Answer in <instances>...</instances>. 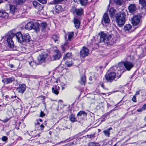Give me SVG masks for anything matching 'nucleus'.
Segmentation results:
<instances>
[{
    "mask_svg": "<svg viewBox=\"0 0 146 146\" xmlns=\"http://www.w3.org/2000/svg\"><path fill=\"white\" fill-rule=\"evenodd\" d=\"M51 84H52V83H51V82L50 81L49 82V83L48 84L49 85H51Z\"/></svg>",
    "mask_w": 146,
    "mask_h": 146,
    "instance_id": "obj_58",
    "label": "nucleus"
},
{
    "mask_svg": "<svg viewBox=\"0 0 146 146\" xmlns=\"http://www.w3.org/2000/svg\"><path fill=\"white\" fill-rule=\"evenodd\" d=\"M48 138H49V140H48L47 141L48 142H49L50 141H51V138H50L49 137H48Z\"/></svg>",
    "mask_w": 146,
    "mask_h": 146,
    "instance_id": "obj_56",
    "label": "nucleus"
},
{
    "mask_svg": "<svg viewBox=\"0 0 146 146\" xmlns=\"http://www.w3.org/2000/svg\"><path fill=\"white\" fill-rule=\"evenodd\" d=\"M47 51L48 52V53H50V49L49 50H47Z\"/></svg>",
    "mask_w": 146,
    "mask_h": 146,
    "instance_id": "obj_59",
    "label": "nucleus"
},
{
    "mask_svg": "<svg viewBox=\"0 0 146 146\" xmlns=\"http://www.w3.org/2000/svg\"><path fill=\"white\" fill-rule=\"evenodd\" d=\"M110 22V20L108 14L105 13L103 16V18L101 21V23L102 25H104V24H108Z\"/></svg>",
    "mask_w": 146,
    "mask_h": 146,
    "instance_id": "obj_12",
    "label": "nucleus"
},
{
    "mask_svg": "<svg viewBox=\"0 0 146 146\" xmlns=\"http://www.w3.org/2000/svg\"><path fill=\"white\" fill-rule=\"evenodd\" d=\"M102 67H103V66H100V67H99V68H100V69H102Z\"/></svg>",
    "mask_w": 146,
    "mask_h": 146,
    "instance_id": "obj_63",
    "label": "nucleus"
},
{
    "mask_svg": "<svg viewBox=\"0 0 146 146\" xmlns=\"http://www.w3.org/2000/svg\"><path fill=\"white\" fill-rule=\"evenodd\" d=\"M88 49L86 46L83 47L82 49L81 50L80 52V56L84 58L85 56H88Z\"/></svg>",
    "mask_w": 146,
    "mask_h": 146,
    "instance_id": "obj_9",
    "label": "nucleus"
},
{
    "mask_svg": "<svg viewBox=\"0 0 146 146\" xmlns=\"http://www.w3.org/2000/svg\"><path fill=\"white\" fill-rule=\"evenodd\" d=\"M120 65H121L123 68L124 66L128 71H129L134 66V64L133 63L128 61L119 63V65L120 66Z\"/></svg>",
    "mask_w": 146,
    "mask_h": 146,
    "instance_id": "obj_8",
    "label": "nucleus"
},
{
    "mask_svg": "<svg viewBox=\"0 0 146 146\" xmlns=\"http://www.w3.org/2000/svg\"><path fill=\"white\" fill-rule=\"evenodd\" d=\"M65 64L68 67H70L73 64V63L72 60H67L65 62Z\"/></svg>",
    "mask_w": 146,
    "mask_h": 146,
    "instance_id": "obj_31",
    "label": "nucleus"
},
{
    "mask_svg": "<svg viewBox=\"0 0 146 146\" xmlns=\"http://www.w3.org/2000/svg\"><path fill=\"white\" fill-rule=\"evenodd\" d=\"M52 92L54 94L57 95L59 93V90L60 88L58 85H56L54 86L52 88Z\"/></svg>",
    "mask_w": 146,
    "mask_h": 146,
    "instance_id": "obj_18",
    "label": "nucleus"
},
{
    "mask_svg": "<svg viewBox=\"0 0 146 146\" xmlns=\"http://www.w3.org/2000/svg\"><path fill=\"white\" fill-rule=\"evenodd\" d=\"M115 110L114 109L111 111H110L109 112L107 113H105L104 115L103 116V117H106L107 116H109L110 113H111L112 111Z\"/></svg>",
    "mask_w": 146,
    "mask_h": 146,
    "instance_id": "obj_40",
    "label": "nucleus"
},
{
    "mask_svg": "<svg viewBox=\"0 0 146 146\" xmlns=\"http://www.w3.org/2000/svg\"><path fill=\"white\" fill-rule=\"evenodd\" d=\"M115 10L114 8H111L109 11V14L111 17L112 18L115 17Z\"/></svg>",
    "mask_w": 146,
    "mask_h": 146,
    "instance_id": "obj_28",
    "label": "nucleus"
},
{
    "mask_svg": "<svg viewBox=\"0 0 146 146\" xmlns=\"http://www.w3.org/2000/svg\"><path fill=\"white\" fill-rule=\"evenodd\" d=\"M18 138H19V140H20V139H21V140H22V138L21 137H19Z\"/></svg>",
    "mask_w": 146,
    "mask_h": 146,
    "instance_id": "obj_62",
    "label": "nucleus"
},
{
    "mask_svg": "<svg viewBox=\"0 0 146 146\" xmlns=\"http://www.w3.org/2000/svg\"><path fill=\"white\" fill-rule=\"evenodd\" d=\"M128 9L129 12L133 13L136 10V7L135 4H131L128 7Z\"/></svg>",
    "mask_w": 146,
    "mask_h": 146,
    "instance_id": "obj_17",
    "label": "nucleus"
},
{
    "mask_svg": "<svg viewBox=\"0 0 146 146\" xmlns=\"http://www.w3.org/2000/svg\"><path fill=\"white\" fill-rule=\"evenodd\" d=\"M10 5V9L11 13L13 14L15 12L17 11V9L14 5Z\"/></svg>",
    "mask_w": 146,
    "mask_h": 146,
    "instance_id": "obj_26",
    "label": "nucleus"
},
{
    "mask_svg": "<svg viewBox=\"0 0 146 146\" xmlns=\"http://www.w3.org/2000/svg\"><path fill=\"white\" fill-rule=\"evenodd\" d=\"M81 84L85 85L86 82V77L85 75H81L80 77V80L79 81Z\"/></svg>",
    "mask_w": 146,
    "mask_h": 146,
    "instance_id": "obj_21",
    "label": "nucleus"
},
{
    "mask_svg": "<svg viewBox=\"0 0 146 146\" xmlns=\"http://www.w3.org/2000/svg\"><path fill=\"white\" fill-rule=\"evenodd\" d=\"M117 75H118L116 74L115 72H111L106 74L105 75V78L108 82H111L116 78H117Z\"/></svg>",
    "mask_w": 146,
    "mask_h": 146,
    "instance_id": "obj_7",
    "label": "nucleus"
},
{
    "mask_svg": "<svg viewBox=\"0 0 146 146\" xmlns=\"http://www.w3.org/2000/svg\"><path fill=\"white\" fill-rule=\"evenodd\" d=\"M7 106V107L8 108H11V105H7V104L5 105V106Z\"/></svg>",
    "mask_w": 146,
    "mask_h": 146,
    "instance_id": "obj_54",
    "label": "nucleus"
},
{
    "mask_svg": "<svg viewBox=\"0 0 146 146\" xmlns=\"http://www.w3.org/2000/svg\"><path fill=\"white\" fill-rule=\"evenodd\" d=\"M45 115V114L41 110L40 113V116L41 117H43Z\"/></svg>",
    "mask_w": 146,
    "mask_h": 146,
    "instance_id": "obj_48",
    "label": "nucleus"
},
{
    "mask_svg": "<svg viewBox=\"0 0 146 146\" xmlns=\"http://www.w3.org/2000/svg\"><path fill=\"white\" fill-rule=\"evenodd\" d=\"M144 120L146 121V116L145 117Z\"/></svg>",
    "mask_w": 146,
    "mask_h": 146,
    "instance_id": "obj_64",
    "label": "nucleus"
},
{
    "mask_svg": "<svg viewBox=\"0 0 146 146\" xmlns=\"http://www.w3.org/2000/svg\"><path fill=\"white\" fill-rule=\"evenodd\" d=\"M29 64L33 68L35 67L36 63H35L34 61H31L29 62Z\"/></svg>",
    "mask_w": 146,
    "mask_h": 146,
    "instance_id": "obj_42",
    "label": "nucleus"
},
{
    "mask_svg": "<svg viewBox=\"0 0 146 146\" xmlns=\"http://www.w3.org/2000/svg\"><path fill=\"white\" fill-rule=\"evenodd\" d=\"M83 115V116H86L87 115V113L85 111H80L77 114V116H81Z\"/></svg>",
    "mask_w": 146,
    "mask_h": 146,
    "instance_id": "obj_32",
    "label": "nucleus"
},
{
    "mask_svg": "<svg viewBox=\"0 0 146 146\" xmlns=\"http://www.w3.org/2000/svg\"><path fill=\"white\" fill-rule=\"evenodd\" d=\"M42 120L41 119H36V121L35 123L36 127L37 128H38V129H40L41 130L44 128V126L42 124L40 125L39 122H42Z\"/></svg>",
    "mask_w": 146,
    "mask_h": 146,
    "instance_id": "obj_15",
    "label": "nucleus"
},
{
    "mask_svg": "<svg viewBox=\"0 0 146 146\" xmlns=\"http://www.w3.org/2000/svg\"><path fill=\"white\" fill-rule=\"evenodd\" d=\"M142 108L144 110H146V104H144Z\"/></svg>",
    "mask_w": 146,
    "mask_h": 146,
    "instance_id": "obj_50",
    "label": "nucleus"
},
{
    "mask_svg": "<svg viewBox=\"0 0 146 146\" xmlns=\"http://www.w3.org/2000/svg\"><path fill=\"white\" fill-rule=\"evenodd\" d=\"M40 3H42V4H44L46 3V0H37Z\"/></svg>",
    "mask_w": 146,
    "mask_h": 146,
    "instance_id": "obj_49",
    "label": "nucleus"
},
{
    "mask_svg": "<svg viewBox=\"0 0 146 146\" xmlns=\"http://www.w3.org/2000/svg\"><path fill=\"white\" fill-rule=\"evenodd\" d=\"M100 36V42H104L107 46L109 44V40L111 38L112 35L105 33L104 32L99 33Z\"/></svg>",
    "mask_w": 146,
    "mask_h": 146,
    "instance_id": "obj_3",
    "label": "nucleus"
},
{
    "mask_svg": "<svg viewBox=\"0 0 146 146\" xmlns=\"http://www.w3.org/2000/svg\"><path fill=\"white\" fill-rule=\"evenodd\" d=\"M48 133L50 135L51 134V132L50 131H49L48 132Z\"/></svg>",
    "mask_w": 146,
    "mask_h": 146,
    "instance_id": "obj_61",
    "label": "nucleus"
},
{
    "mask_svg": "<svg viewBox=\"0 0 146 146\" xmlns=\"http://www.w3.org/2000/svg\"><path fill=\"white\" fill-rule=\"evenodd\" d=\"M40 24L37 23H34L32 21L29 22L25 26V28L28 30L34 29L36 32L39 31Z\"/></svg>",
    "mask_w": 146,
    "mask_h": 146,
    "instance_id": "obj_4",
    "label": "nucleus"
},
{
    "mask_svg": "<svg viewBox=\"0 0 146 146\" xmlns=\"http://www.w3.org/2000/svg\"><path fill=\"white\" fill-rule=\"evenodd\" d=\"M25 0H15L16 3L18 5L23 4Z\"/></svg>",
    "mask_w": 146,
    "mask_h": 146,
    "instance_id": "obj_41",
    "label": "nucleus"
},
{
    "mask_svg": "<svg viewBox=\"0 0 146 146\" xmlns=\"http://www.w3.org/2000/svg\"><path fill=\"white\" fill-rule=\"evenodd\" d=\"M51 38L56 43L58 44L60 42L59 38L58 36L57 35H52Z\"/></svg>",
    "mask_w": 146,
    "mask_h": 146,
    "instance_id": "obj_25",
    "label": "nucleus"
},
{
    "mask_svg": "<svg viewBox=\"0 0 146 146\" xmlns=\"http://www.w3.org/2000/svg\"><path fill=\"white\" fill-rule=\"evenodd\" d=\"M142 16L140 14L135 15L132 18L131 22L133 25V27H135V28L138 27L140 25L141 22L140 20Z\"/></svg>",
    "mask_w": 146,
    "mask_h": 146,
    "instance_id": "obj_6",
    "label": "nucleus"
},
{
    "mask_svg": "<svg viewBox=\"0 0 146 146\" xmlns=\"http://www.w3.org/2000/svg\"><path fill=\"white\" fill-rule=\"evenodd\" d=\"M139 3L143 7V8L146 10V0H139Z\"/></svg>",
    "mask_w": 146,
    "mask_h": 146,
    "instance_id": "obj_30",
    "label": "nucleus"
},
{
    "mask_svg": "<svg viewBox=\"0 0 146 146\" xmlns=\"http://www.w3.org/2000/svg\"><path fill=\"white\" fill-rule=\"evenodd\" d=\"M57 69L58 70V71L60 72L62 71L63 69V68L61 66V65H59L57 67Z\"/></svg>",
    "mask_w": 146,
    "mask_h": 146,
    "instance_id": "obj_45",
    "label": "nucleus"
},
{
    "mask_svg": "<svg viewBox=\"0 0 146 146\" xmlns=\"http://www.w3.org/2000/svg\"><path fill=\"white\" fill-rule=\"evenodd\" d=\"M26 88V85L25 84H19L16 90L19 93L23 94L25 91Z\"/></svg>",
    "mask_w": 146,
    "mask_h": 146,
    "instance_id": "obj_11",
    "label": "nucleus"
},
{
    "mask_svg": "<svg viewBox=\"0 0 146 146\" xmlns=\"http://www.w3.org/2000/svg\"><path fill=\"white\" fill-rule=\"evenodd\" d=\"M62 54L61 52L58 50H55L54 52V54L52 56L53 60H57L59 59L61 57Z\"/></svg>",
    "mask_w": 146,
    "mask_h": 146,
    "instance_id": "obj_13",
    "label": "nucleus"
},
{
    "mask_svg": "<svg viewBox=\"0 0 146 146\" xmlns=\"http://www.w3.org/2000/svg\"><path fill=\"white\" fill-rule=\"evenodd\" d=\"M9 16L8 14L4 11L0 10V17L7 18Z\"/></svg>",
    "mask_w": 146,
    "mask_h": 146,
    "instance_id": "obj_20",
    "label": "nucleus"
},
{
    "mask_svg": "<svg viewBox=\"0 0 146 146\" xmlns=\"http://www.w3.org/2000/svg\"><path fill=\"white\" fill-rule=\"evenodd\" d=\"M47 59V60L48 61H50L53 60H53V56H49L47 54H46V59Z\"/></svg>",
    "mask_w": 146,
    "mask_h": 146,
    "instance_id": "obj_37",
    "label": "nucleus"
},
{
    "mask_svg": "<svg viewBox=\"0 0 146 146\" xmlns=\"http://www.w3.org/2000/svg\"><path fill=\"white\" fill-rule=\"evenodd\" d=\"M71 58V53H68L64 55L63 59V61H65L67 60H70V58Z\"/></svg>",
    "mask_w": 146,
    "mask_h": 146,
    "instance_id": "obj_27",
    "label": "nucleus"
},
{
    "mask_svg": "<svg viewBox=\"0 0 146 146\" xmlns=\"http://www.w3.org/2000/svg\"><path fill=\"white\" fill-rule=\"evenodd\" d=\"M63 11V9L61 6L57 5L55 6V11L57 13H59Z\"/></svg>",
    "mask_w": 146,
    "mask_h": 146,
    "instance_id": "obj_23",
    "label": "nucleus"
},
{
    "mask_svg": "<svg viewBox=\"0 0 146 146\" xmlns=\"http://www.w3.org/2000/svg\"><path fill=\"white\" fill-rule=\"evenodd\" d=\"M131 27L132 26L130 25L129 24L126 25L124 26V30L125 31H129L131 29Z\"/></svg>",
    "mask_w": 146,
    "mask_h": 146,
    "instance_id": "obj_33",
    "label": "nucleus"
},
{
    "mask_svg": "<svg viewBox=\"0 0 146 146\" xmlns=\"http://www.w3.org/2000/svg\"><path fill=\"white\" fill-rule=\"evenodd\" d=\"M139 93H140V91H136L135 94V96H137V95H138L139 94Z\"/></svg>",
    "mask_w": 146,
    "mask_h": 146,
    "instance_id": "obj_53",
    "label": "nucleus"
},
{
    "mask_svg": "<svg viewBox=\"0 0 146 146\" xmlns=\"http://www.w3.org/2000/svg\"><path fill=\"white\" fill-rule=\"evenodd\" d=\"M86 136L88 138L92 139H94L95 137V134H94L92 135H87Z\"/></svg>",
    "mask_w": 146,
    "mask_h": 146,
    "instance_id": "obj_44",
    "label": "nucleus"
},
{
    "mask_svg": "<svg viewBox=\"0 0 146 146\" xmlns=\"http://www.w3.org/2000/svg\"><path fill=\"white\" fill-rule=\"evenodd\" d=\"M113 1L116 5H121L123 0H113Z\"/></svg>",
    "mask_w": 146,
    "mask_h": 146,
    "instance_id": "obj_39",
    "label": "nucleus"
},
{
    "mask_svg": "<svg viewBox=\"0 0 146 146\" xmlns=\"http://www.w3.org/2000/svg\"><path fill=\"white\" fill-rule=\"evenodd\" d=\"M112 129L111 127H110L103 131V133L107 137H109L110 136V131Z\"/></svg>",
    "mask_w": 146,
    "mask_h": 146,
    "instance_id": "obj_24",
    "label": "nucleus"
},
{
    "mask_svg": "<svg viewBox=\"0 0 146 146\" xmlns=\"http://www.w3.org/2000/svg\"><path fill=\"white\" fill-rule=\"evenodd\" d=\"M100 86L101 87H102V88H104V84L103 83H102V84H100Z\"/></svg>",
    "mask_w": 146,
    "mask_h": 146,
    "instance_id": "obj_55",
    "label": "nucleus"
},
{
    "mask_svg": "<svg viewBox=\"0 0 146 146\" xmlns=\"http://www.w3.org/2000/svg\"><path fill=\"white\" fill-rule=\"evenodd\" d=\"M4 1H5V2L9 3L11 2L13 0H3Z\"/></svg>",
    "mask_w": 146,
    "mask_h": 146,
    "instance_id": "obj_52",
    "label": "nucleus"
},
{
    "mask_svg": "<svg viewBox=\"0 0 146 146\" xmlns=\"http://www.w3.org/2000/svg\"><path fill=\"white\" fill-rule=\"evenodd\" d=\"M33 5L35 7H41V9H42L43 7L42 6V5H40V4H39L38 2L36 1H34L33 2Z\"/></svg>",
    "mask_w": 146,
    "mask_h": 146,
    "instance_id": "obj_34",
    "label": "nucleus"
},
{
    "mask_svg": "<svg viewBox=\"0 0 146 146\" xmlns=\"http://www.w3.org/2000/svg\"><path fill=\"white\" fill-rule=\"evenodd\" d=\"M126 13L124 11H120L115 15V21L120 27H122L125 22Z\"/></svg>",
    "mask_w": 146,
    "mask_h": 146,
    "instance_id": "obj_2",
    "label": "nucleus"
},
{
    "mask_svg": "<svg viewBox=\"0 0 146 146\" xmlns=\"http://www.w3.org/2000/svg\"><path fill=\"white\" fill-rule=\"evenodd\" d=\"M74 36V33L73 32H70L68 33V40L69 41L71 40L72 38Z\"/></svg>",
    "mask_w": 146,
    "mask_h": 146,
    "instance_id": "obj_35",
    "label": "nucleus"
},
{
    "mask_svg": "<svg viewBox=\"0 0 146 146\" xmlns=\"http://www.w3.org/2000/svg\"><path fill=\"white\" fill-rule=\"evenodd\" d=\"M46 29V23L43 22L41 24V30L42 31H44Z\"/></svg>",
    "mask_w": 146,
    "mask_h": 146,
    "instance_id": "obj_36",
    "label": "nucleus"
},
{
    "mask_svg": "<svg viewBox=\"0 0 146 146\" xmlns=\"http://www.w3.org/2000/svg\"><path fill=\"white\" fill-rule=\"evenodd\" d=\"M89 146H100L98 143L94 142H91L89 143Z\"/></svg>",
    "mask_w": 146,
    "mask_h": 146,
    "instance_id": "obj_43",
    "label": "nucleus"
},
{
    "mask_svg": "<svg viewBox=\"0 0 146 146\" xmlns=\"http://www.w3.org/2000/svg\"><path fill=\"white\" fill-rule=\"evenodd\" d=\"M84 12V10L82 8L79 9L75 8L74 11V13H75L77 15L79 16H82Z\"/></svg>",
    "mask_w": 146,
    "mask_h": 146,
    "instance_id": "obj_16",
    "label": "nucleus"
},
{
    "mask_svg": "<svg viewBox=\"0 0 146 146\" xmlns=\"http://www.w3.org/2000/svg\"><path fill=\"white\" fill-rule=\"evenodd\" d=\"M69 120L72 123H74L77 121V120L75 117V115L73 114H70L69 117Z\"/></svg>",
    "mask_w": 146,
    "mask_h": 146,
    "instance_id": "obj_29",
    "label": "nucleus"
},
{
    "mask_svg": "<svg viewBox=\"0 0 146 146\" xmlns=\"http://www.w3.org/2000/svg\"><path fill=\"white\" fill-rule=\"evenodd\" d=\"M118 66H113L110 69V71L112 72H115L116 74L118 75H117V79L119 78L121 76L122 74L124 72L123 67L120 65H119V64L118 65Z\"/></svg>",
    "mask_w": 146,
    "mask_h": 146,
    "instance_id": "obj_5",
    "label": "nucleus"
},
{
    "mask_svg": "<svg viewBox=\"0 0 146 146\" xmlns=\"http://www.w3.org/2000/svg\"><path fill=\"white\" fill-rule=\"evenodd\" d=\"M38 61V65L40 64L41 63L44 62L46 60V54L45 53L41 54L39 55L37 58Z\"/></svg>",
    "mask_w": 146,
    "mask_h": 146,
    "instance_id": "obj_10",
    "label": "nucleus"
},
{
    "mask_svg": "<svg viewBox=\"0 0 146 146\" xmlns=\"http://www.w3.org/2000/svg\"><path fill=\"white\" fill-rule=\"evenodd\" d=\"M15 80L14 77H12L4 78L2 80V82L6 84H8L14 82Z\"/></svg>",
    "mask_w": 146,
    "mask_h": 146,
    "instance_id": "obj_14",
    "label": "nucleus"
},
{
    "mask_svg": "<svg viewBox=\"0 0 146 146\" xmlns=\"http://www.w3.org/2000/svg\"><path fill=\"white\" fill-rule=\"evenodd\" d=\"M89 80L90 81L92 80V77L91 76H90L89 78Z\"/></svg>",
    "mask_w": 146,
    "mask_h": 146,
    "instance_id": "obj_57",
    "label": "nucleus"
},
{
    "mask_svg": "<svg viewBox=\"0 0 146 146\" xmlns=\"http://www.w3.org/2000/svg\"><path fill=\"white\" fill-rule=\"evenodd\" d=\"M64 0H53L52 1V3L54 4H58L61 3L62 2L64 1Z\"/></svg>",
    "mask_w": 146,
    "mask_h": 146,
    "instance_id": "obj_38",
    "label": "nucleus"
},
{
    "mask_svg": "<svg viewBox=\"0 0 146 146\" xmlns=\"http://www.w3.org/2000/svg\"><path fill=\"white\" fill-rule=\"evenodd\" d=\"M6 134L7 135H9V132H7Z\"/></svg>",
    "mask_w": 146,
    "mask_h": 146,
    "instance_id": "obj_60",
    "label": "nucleus"
},
{
    "mask_svg": "<svg viewBox=\"0 0 146 146\" xmlns=\"http://www.w3.org/2000/svg\"><path fill=\"white\" fill-rule=\"evenodd\" d=\"M132 100L133 102H136V96L134 95L133 97L132 98Z\"/></svg>",
    "mask_w": 146,
    "mask_h": 146,
    "instance_id": "obj_47",
    "label": "nucleus"
},
{
    "mask_svg": "<svg viewBox=\"0 0 146 146\" xmlns=\"http://www.w3.org/2000/svg\"><path fill=\"white\" fill-rule=\"evenodd\" d=\"M15 36L16 37L17 40L21 43L23 42H29L32 40L30 35L28 33L22 35L20 32L15 33L12 31H11L3 38L6 41L7 46L13 49L14 44L12 38Z\"/></svg>",
    "mask_w": 146,
    "mask_h": 146,
    "instance_id": "obj_1",
    "label": "nucleus"
},
{
    "mask_svg": "<svg viewBox=\"0 0 146 146\" xmlns=\"http://www.w3.org/2000/svg\"><path fill=\"white\" fill-rule=\"evenodd\" d=\"M144 110L141 108L139 109H138L137 110V111L139 112H141L143 111Z\"/></svg>",
    "mask_w": 146,
    "mask_h": 146,
    "instance_id": "obj_51",
    "label": "nucleus"
},
{
    "mask_svg": "<svg viewBox=\"0 0 146 146\" xmlns=\"http://www.w3.org/2000/svg\"><path fill=\"white\" fill-rule=\"evenodd\" d=\"M2 140L3 141H6L8 140V138L6 136H3L2 138Z\"/></svg>",
    "mask_w": 146,
    "mask_h": 146,
    "instance_id": "obj_46",
    "label": "nucleus"
},
{
    "mask_svg": "<svg viewBox=\"0 0 146 146\" xmlns=\"http://www.w3.org/2000/svg\"><path fill=\"white\" fill-rule=\"evenodd\" d=\"M74 2L83 6H85L88 3V0H74Z\"/></svg>",
    "mask_w": 146,
    "mask_h": 146,
    "instance_id": "obj_19",
    "label": "nucleus"
},
{
    "mask_svg": "<svg viewBox=\"0 0 146 146\" xmlns=\"http://www.w3.org/2000/svg\"><path fill=\"white\" fill-rule=\"evenodd\" d=\"M74 23L75 27L76 29H78L80 25V21L78 19L74 18Z\"/></svg>",
    "mask_w": 146,
    "mask_h": 146,
    "instance_id": "obj_22",
    "label": "nucleus"
}]
</instances>
